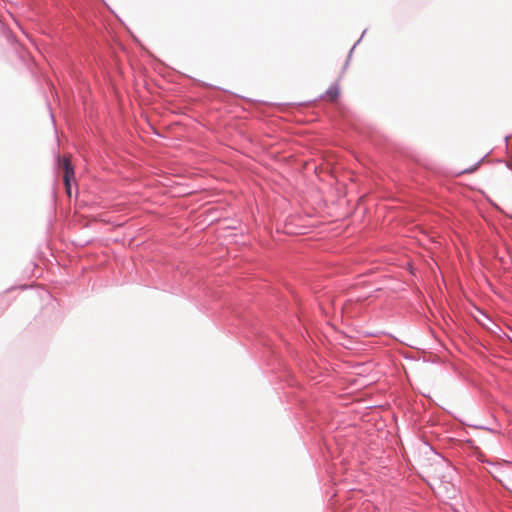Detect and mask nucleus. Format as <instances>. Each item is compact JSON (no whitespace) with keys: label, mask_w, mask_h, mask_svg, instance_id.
<instances>
[{"label":"nucleus","mask_w":512,"mask_h":512,"mask_svg":"<svg viewBox=\"0 0 512 512\" xmlns=\"http://www.w3.org/2000/svg\"><path fill=\"white\" fill-rule=\"evenodd\" d=\"M60 167L64 172V184L68 196H71V181L74 179V169L71 164V158L68 155L63 156L59 161Z\"/></svg>","instance_id":"nucleus-1"},{"label":"nucleus","mask_w":512,"mask_h":512,"mask_svg":"<svg viewBox=\"0 0 512 512\" xmlns=\"http://www.w3.org/2000/svg\"><path fill=\"white\" fill-rule=\"evenodd\" d=\"M340 94L339 88L337 86H332L326 91L325 98L329 101H335Z\"/></svg>","instance_id":"nucleus-2"}]
</instances>
